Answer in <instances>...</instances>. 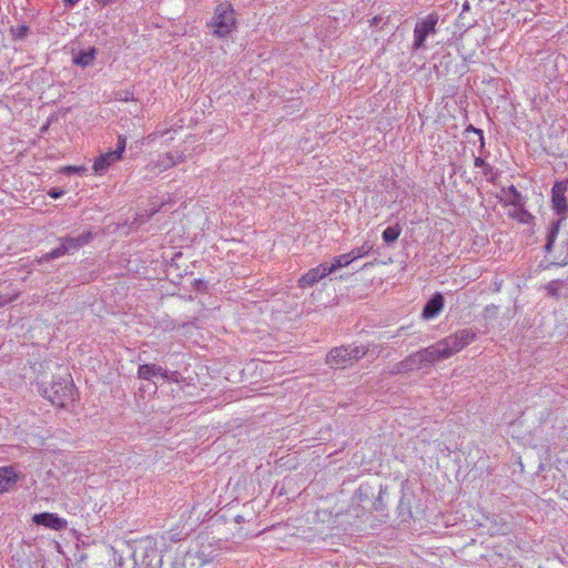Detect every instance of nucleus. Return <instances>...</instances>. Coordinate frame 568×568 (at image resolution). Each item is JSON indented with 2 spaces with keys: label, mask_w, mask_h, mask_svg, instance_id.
<instances>
[{
  "label": "nucleus",
  "mask_w": 568,
  "mask_h": 568,
  "mask_svg": "<svg viewBox=\"0 0 568 568\" xmlns=\"http://www.w3.org/2000/svg\"><path fill=\"white\" fill-rule=\"evenodd\" d=\"M43 395L59 407H64L75 399L74 384L69 375L53 379L49 387L43 389Z\"/></svg>",
  "instance_id": "1"
},
{
  "label": "nucleus",
  "mask_w": 568,
  "mask_h": 568,
  "mask_svg": "<svg viewBox=\"0 0 568 568\" xmlns=\"http://www.w3.org/2000/svg\"><path fill=\"white\" fill-rule=\"evenodd\" d=\"M368 353V346H341L333 348L326 356L327 364L333 368H344L357 362Z\"/></svg>",
  "instance_id": "2"
},
{
  "label": "nucleus",
  "mask_w": 568,
  "mask_h": 568,
  "mask_svg": "<svg viewBox=\"0 0 568 568\" xmlns=\"http://www.w3.org/2000/svg\"><path fill=\"white\" fill-rule=\"evenodd\" d=\"M92 239L91 232L79 234L78 236H67L60 240L61 244L59 247L42 256V261L49 262L51 260L61 257L64 254L73 253L83 245L88 244Z\"/></svg>",
  "instance_id": "3"
},
{
  "label": "nucleus",
  "mask_w": 568,
  "mask_h": 568,
  "mask_svg": "<svg viewBox=\"0 0 568 568\" xmlns=\"http://www.w3.org/2000/svg\"><path fill=\"white\" fill-rule=\"evenodd\" d=\"M477 337V332L473 328H462L452 335L440 339L448 356L460 352L463 348L471 344Z\"/></svg>",
  "instance_id": "4"
},
{
  "label": "nucleus",
  "mask_w": 568,
  "mask_h": 568,
  "mask_svg": "<svg viewBox=\"0 0 568 568\" xmlns=\"http://www.w3.org/2000/svg\"><path fill=\"white\" fill-rule=\"evenodd\" d=\"M234 24L235 18L233 9L226 4L217 6L211 23L214 34L225 37L231 33Z\"/></svg>",
  "instance_id": "5"
},
{
  "label": "nucleus",
  "mask_w": 568,
  "mask_h": 568,
  "mask_svg": "<svg viewBox=\"0 0 568 568\" xmlns=\"http://www.w3.org/2000/svg\"><path fill=\"white\" fill-rule=\"evenodd\" d=\"M568 192V180L556 182L551 189V206L561 220H566L568 215V201L566 193Z\"/></svg>",
  "instance_id": "6"
},
{
  "label": "nucleus",
  "mask_w": 568,
  "mask_h": 568,
  "mask_svg": "<svg viewBox=\"0 0 568 568\" xmlns=\"http://www.w3.org/2000/svg\"><path fill=\"white\" fill-rule=\"evenodd\" d=\"M438 16L435 13L428 14L423 21L418 22L414 29V48L419 49L428 34L435 33Z\"/></svg>",
  "instance_id": "7"
},
{
  "label": "nucleus",
  "mask_w": 568,
  "mask_h": 568,
  "mask_svg": "<svg viewBox=\"0 0 568 568\" xmlns=\"http://www.w3.org/2000/svg\"><path fill=\"white\" fill-rule=\"evenodd\" d=\"M430 366L429 361L427 359V356L424 352V349H420L416 353L410 354L408 357H406L404 361L399 362L396 365V373H404L413 369H420L424 367Z\"/></svg>",
  "instance_id": "8"
},
{
  "label": "nucleus",
  "mask_w": 568,
  "mask_h": 568,
  "mask_svg": "<svg viewBox=\"0 0 568 568\" xmlns=\"http://www.w3.org/2000/svg\"><path fill=\"white\" fill-rule=\"evenodd\" d=\"M124 146L125 144H121L116 150L101 154L93 163L94 172L103 174L112 163L121 159Z\"/></svg>",
  "instance_id": "9"
},
{
  "label": "nucleus",
  "mask_w": 568,
  "mask_h": 568,
  "mask_svg": "<svg viewBox=\"0 0 568 568\" xmlns=\"http://www.w3.org/2000/svg\"><path fill=\"white\" fill-rule=\"evenodd\" d=\"M32 520L37 525H42L57 531L63 530L68 527V521L64 518L52 513L37 514L33 516Z\"/></svg>",
  "instance_id": "10"
},
{
  "label": "nucleus",
  "mask_w": 568,
  "mask_h": 568,
  "mask_svg": "<svg viewBox=\"0 0 568 568\" xmlns=\"http://www.w3.org/2000/svg\"><path fill=\"white\" fill-rule=\"evenodd\" d=\"M19 478L20 474L13 466L0 467V494L12 490Z\"/></svg>",
  "instance_id": "11"
},
{
  "label": "nucleus",
  "mask_w": 568,
  "mask_h": 568,
  "mask_svg": "<svg viewBox=\"0 0 568 568\" xmlns=\"http://www.w3.org/2000/svg\"><path fill=\"white\" fill-rule=\"evenodd\" d=\"M327 274H331L327 271V264H320L314 268H311L306 274H304L300 280L301 287H310L317 283L320 280L325 277Z\"/></svg>",
  "instance_id": "12"
},
{
  "label": "nucleus",
  "mask_w": 568,
  "mask_h": 568,
  "mask_svg": "<svg viewBox=\"0 0 568 568\" xmlns=\"http://www.w3.org/2000/svg\"><path fill=\"white\" fill-rule=\"evenodd\" d=\"M138 377L141 379L150 381L153 377L169 378L168 371L156 364H143L138 368Z\"/></svg>",
  "instance_id": "13"
},
{
  "label": "nucleus",
  "mask_w": 568,
  "mask_h": 568,
  "mask_svg": "<svg viewBox=\"0 0 568 568\" xmlns=\"http://www.w3.org/2000/svg\"><path fill=\"white\" fill-rule=\"evenodd\" d=\"M444 307V297L442 294L436 293L424 306L422 316L424 320H432L436 317Z\"/></svg>",
  "instance_id": "14"
},
{
  "label": "nucleus",
  "mask_w": 568,
  "mask_h": 568,
  "mask_svg": "<svg viewBox=\"0 0 568 568\" xmlns=\"http://www.w3.org/2000/svg\"><path fill=\"white\" fill-rule=\"evenodd\" d=\"M183 156L178 152H168L163 156H159V160L151 163L153 170L164 171L176 163L181 162Z\"/></svg>",
  "instance_id": "15"
},
{
  "label": "nucleus",
  "mask_w": 568,
  "mask_h": 568,
  "mask_svg": "<svg viewBox=\"0 0 568 568\" xmlns=\"http://www.w3.org/2000/svg\"><path fill=\"white\" fill-rule=\"evenodd\" d=\"M423 349H424L430 365H433L434 363H436L438 361L449 358L442 341H438L435 344H433L426 348H423Z\"/></svg>",
  "instance_id": "16"
},
{
  "label": "nucleus",
  "mask_w": 568,
  "mask_h": 568,
  "mask_svg": "<svg viewBox=\"0 0 568 568\" xmlns=\"http://www.w3.org/2000/svg\"><path fill=\"white\" fill-rule=\"evenodd\" d=\"M97 50L95 48H91L88 51L80 52L79 54L73 57V62L77 65L88 67L91 65L95 59Z\"/></svg>",
  "instance_id": "17"
},
{
  "label": "nucleus",
  "mask_w": 568,
  "mask_h": 568,
  "mask_svg": "<svg viewBox=\"0 0 568 568\" xmlns=\"http://www.w3.org/2000/svg\"><path fill=\"white\" fill-rule=\"evenodd\" d=\"M503 191L508 204L513 205L514 207L524 205V197L514 185H510L507 190Z\"/></svg>",
  "instance_id": "18"
},
{
  "label": "nucleus",
  "mask_w": 568,
  "mask_h": 568,
  "mask_svg": "<svg viewBox=\"0 0 568 568\" xmlns=\"http://www.w3.org/2000/svg\"><path fill=\"white\" fill-rule=\"evenodd\" d=\"M352 262H354L351 253L341 254L338 256H335L333 258V263L331 265H327V271L329 273H333L335 270L345 267L349 265Z\"/></svg>",
  "instance_id": "19"
},
{
  "label": "nucleus",
  "mask_w": 568,
  "mask_h": 568,
  "mask_svg": "<svg viewBox=\"0 0 568 568\" xmlns=\"http://www.w3.org/2000/svg\"><path fill=\"white\" fill-rule=\"evenodd\" d=\"M562 221L564 220H561V217H560L559 220L551 223L550 230L547 234V243L545 245L546 252H551Z\"/></svg>",
  "instance_id": "20"
},
{
  "label": "nucleus",
  "mask_w": 568,
  "mask_h": 568,
  "mask_svg": "<svg viewBox=\"0 0 568 568\" xmlns=\"http://www.w3.org/2000/svg\"><path fill=\"white\" fill-rule=\"evenodd\" d=\"M510 216L524 224H529L534 220V216L524 209V205L514 207Z\"/></svg>",
  "instance_id": "21"
},
{
  "label": "nucleus",
  "mask_w": 568,
  "mask_h": 568,
  "mask_svg": "<svg viewBox=\"0 0 568 568\" xmlns=\"http://www.w3.org/2000/svg\"><path fill=\"white\" fill-rule=\"evenodd\" d=\"M373 250V244L369 242H365L363 245L353 248L349 253L354 261L362 258L369 254V252Z\"/></svg>",
  "instance_id": "22"
},
{
  "label": "nucleus",
  "mask_w": 568,
  "mask_h": 568,
  "mask_svg": "<svg viewBox=\"0 0 568 568\" xmlns=\"http://www.w3.org/2000/svg\"><path fill=\"white\" fill-rule=\"evenodd\" d=\"M399 235H400V227L395 225V226H388L386 230H384L382 236L386 243H393L399 237Z\"/></svg>",
  "instance_id": "23"
},
{
  "label": "nucleus",
  "mask_w": 568,
  "mask_h": 568,
  "mask_svg": "<svg viewBox=\"0 0 568 568\" xmlns=\"http://www.w3.org/2000/svg\"><path fill=\"white\" fill-rule=\"evenodd\" d=\"M485 145L486 144H480V148H479L480 155L475 159V166L484 168V174L487 175L488 172L491 170V168L488 164H486V162H485V158H484Z\"/></svg>",
  "instance_id": "24"
},
{
  "label": "nucleus",
  "mask_w": 568,
  "mask_h": 568,
  "mask_svg": "<svg viewBox=\"0 0 568 568\" xmlns=\"http://www.w3.org/2000/svg\"><path fill=\"white\" fill-rule=\"evenodd\" d=\"M87 171V168L83 165H69L63 166L59 170L60 173L63 174H83Z\"/></svg>",
  "instance_id": "25"
},
{
  "label": "nucleus",
  "mask_w": 568,
  "mask_h": 568,
  "mask_svg": "<svg viewBox=\"0 0 568 568\" xmlns=\"http://www.w3.org/2000/svg\"><path fill=\"white\" fill-rule=\"evenodd\" d=\"M19 297V293H13L11 295H0V307H3L14 301H17Z\"/></svg>",
  "instance_id": "26"
},
{
  "label": "nucleus",
  "mask_w": 568,
  "mask_h": 568,
  "mask_svg": "<svg viewBox=\"0 0 568 568\" xmlns=\"http://www.w3.org/2000/svg\"><path fill=\"white\" fill-rule=\"evenodd\" d=\"M64 194V190L62 189H58V187H52L49 192H48V195L52 199H59L61 197L62 195Z\"/></svg>",
  "instance_id": "27"
},
{
  "label": "nucleus",
  "mask_w": 568,
  "mask_h": 568,
  "mask_svg": "<svg viewBox=\"0 0 568 568\" xmlns=\"http://www.w3.org/2000/svg\"><path fill=\"white\" fill-rule=\"evenodd\" d=\"M467 131H468V132H470V131H471L473 133H475V134L478 136V140H479L480 142H483L484 138H483V132H481L480 130H476V129H474L473 126H469V128L467 129Z\"/></svg>",
  "instance_id": "28"
},
{
  "label": "nucleus",
  "mask_w": 568,
  "mask_h": 568,
  "mask_svg": "<svg viewBox=\"0 0 568 568\" xmlns=\"http://www.w3.org/2000/svg\"><path fill=\"white\" fill-rule=\"evenodd\" d=\"M555 285H556V283L552 282V283H549L547 286V290H548L549 294H551V295L557 294V290H556Z\"/></svg>",
  "instance_id": "29"
},
{
  "label": "nucleus",
  "mask_w": 568,
  "mask_h": 568,
  "mask_svg": "<svg viewBox=\"0 0 568 568\" xmlns=\"http://www.w3.org/2000/svg\"><path fill=\"white\" fill-rule=\"evenodd\" d=\"M381 20H382V19H381L379 17H377V16H376V17H374V18L371 20V24H372V26H376V24H378V23H379V21H381Z\"/></svg>",
  "instance_id": "30"
},
{
  "label": "nucleus",
  "mask_w": 568,
  "mask_h": 568,
  "mask_svg": "<svg viewBox=\"0 0 568 568\" xmlns=\"http://www.w3.org/2000/svg\"><path fill=\"white\" fill-rule=\"evenodd\" d=\"M65 3L70 4V6H74L77 2H79V0H64Z\"/></svg>",
  "instance_id": "31"
},
{
  "label": "nucleus",
  "mask_w": 568,
  "mask_h": 568,
  "mask_svg": "<svg viewBox=\"0 0 568 568\" xmlns=\"http://www.w3.org/2000/svg\"><path fill=\"white\" fill-rule=\"evenodd\" d=\"M495 310H496V306H495V305H490V306H487V307H486V312L495 311Z\"/></svg>",
  "instance_id": "32"
},
{
  "label": "nucleus",
  "mask_w": 568,
  "mask_h": 568,
  "mask_svg": "<svg viewBox=\"0 0 568 568\" xmlns=\"http://www.w3.org/2000/svg\"><path fill=\"white\" fill-rule=\"evenodd\" d=\"M158 211H159V209H154V210H152V212H151V214H150V215H152V214L156 213Z\"/></svg>",
  "instance_id": "33"
}]
</instances>
